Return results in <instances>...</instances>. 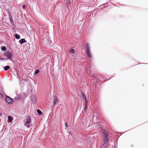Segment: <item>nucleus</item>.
<instances>
[{
	"label": "nucleus",
	"instance_id": "4be33fe9",
	"mask_svg": "<svg viewBox=\"0 0 148 148\" xmlns=\"http://www.w3.org/2000/svg\"><path fill=\"white\" fill-rule=\"evenodd\" d=\"M131 147H134V145H131Z\"/></svg>",
	"mask_w": 148,
	"mask_h": 148
},
{
	"label": "nucleus",
	"instance_id": "4468645a",
	"mask_svg": "<svg viewBox=\"0 0 148 148\" xmlns=\"http://www.w3.org/2000/svg\"><path fill=\"white\" fill-rule=\"evenodd\" d=\"M39 72V70L38 69H37L35 71V74H38Z\"/></svg>",
	"mask_w": 148,
	"mask_h": 148
},
{
	"label": "nucleus",
	"instance_id": "f03ea898",
	"mask_svg": "<svg viewBox=\"0 0 148 148\" xmlns=\"http://www.w3.org/2000/svg\"><path fill=\"white\" fill-rule=\"evenodd\" d=\"M4 54L10 60H11L13 58V55L12 53L8 51H5Z\"/></svg>",
	"mask_w": 148,
	"mask_h": 148
},
{
	"label": "nucleus",
	"instance_id": "a211bd4d",
	"mask_svg": "<svg viewBox=\"0 0 148 148\" xmlns=\"http://www.w3.org/2000/svg\"><path fill=\"white\" fill-rule=\"evenodd\" d=\"M3 97V95L2 94L0 93V98H1Z\"/></svg>",
	"mask_w": 148,
	"mask_h": 148
},
{
	"label": "nucleus",
	"instance_id": "1a4fd4ad",
	"mask_svg": "<svg viewBox=\"0 0 148 148\" xmlns=\"http://www.w3.org/2000/svg\"><path fill=\"white\" fill-rule=\"evenodd\" d=\"M26 42L25 40L24 39H20L19 41V42L21 44H22Z\"/></svg>",
	"mask_w": 148,
	"mask_h": 148
},
{
	"label": "nucleus",
	"instance_id": "393cba45",
	"mask_svg": "<svg viewBox=\"0 0 148 148\" xmlns=\"http://www.w3.org/2000/svg\"><path fill=\"white\" fill-rule=\"evenodd\" d=\"M92 76L94 77H95V76L94 75H93Z\"/></svg>",
	"mask_w": 148,
	"mask_h": 148
},
{
	"label": "nucleus",
	"instance_id": "2eb2a0df",
	"mask_svg": "<svg viewBox=\"0 0 148 148\" xmlns=\"http://www.w3.org/2000/svg\"><path fill=\"white\" fill-rule=\"evenodd\" d=\"M74 50L72 49H71L69 50V52L71 53H73L74 52Z\"/></svg>",
	"mask_w": 148,
	"mask_h": 148
},
{
	"label": "nucleus",
	"instance_id": "423d86ee",
	"mask_svg": "<svg viewBox=\"0 0 148 148\" xmlns=\"http://www.w3.org/2000/svg\"><path fill=\"white\" fill-rule=\"evenodd\" d=\"M58 102V99H57V98L56 97H54V99L53 100V105H55L56 103H57Z\"/></svg>",
	"mask_w": 148,
	"mask_h": 148
},
{
	"label": "nucleus",
	"instance_id": "f8f14e48",
	"mask_svg": "<svg viewBox=\"0 0 148 148\" xmlns=\"http://www.w3.org/2000/svg\"><path fill=\"white\" fill-rule=\"evenodd\" d=\"M15 38L16 39H19L20 37V35H18V34H15Z\"/></svg>",
	"mask_w": 148,
	"mask_h": 148
},
{
	"label": "nucleus",
	"instance_id": "f257e3e1",
	"mask_svg": "<svg viewBox=\"0 0 148 148\" xmlns=\"http://www.w3.org/2000/svg\"><path fill=\"white\" fill-rule=\"evenodd\" d=\"M103 133L105 138L103 139L102 145L104 147H106L108 143L110 138L109 136L110 134L108 132L105 131L103 132Z\"/></svg>",
	"mask_w": 148,
	"mask_h": 148
},
{
	"label": "nucleus",
	"instance_id": "39448f33",
	"mask_svg": "<svg viewBox=\"0 0 148 148\" xmlns=\"http://www.w3.org/2000/svg\"><path fill=\"white\" fill-rule=\"evenodd\" d=\"M31 122V117L30 116H28L27 118V122L25 124V125H26V124H29Z\"/></svg>",
	"mask_w": 148,
	"mask_h": 148
},
{
	"label": "nucleus",
	"instance_id": "0eeeda50",
	"mask_svg": "<svg viewBox=\"0 0 148 148\" xmlns=\"http://www.w3.org/2000/svg\"><path fill=\"white\" fill-rule=\"evenodd\" d=\"M85 46H86V51H90V47H89V44L87 43L86 44Z\"/></svg>",
	"mask_w": 148,
	"mask_h": 148
},
{
	"label": "nucleus",
	"instance_id": "f3484780",
	"mask_svg": "<svg viewBox=\"0 0 148 148\" xmlns=\"http://www.w3.org/2000/svg\"><path fill=\"white\" fill-rule=\"evenodd\" d=\"M1 49L3 51H5L6 49V48L5 47H3Z\"/></svg>",
	"mask_w": 148,
	"mask_h": 148
},
{
	"label": "nucleus",
	"instance_id": "ddd939ff",
	"mask_svg": "<svg viewBox=\"0 0 148 148\" xmlns=\"http://www.w3.org/2000/svg\"><path fill=\"white\" fill-rule=\"evenodd\" d=\"M37 112L38 113V115H41L42 114V112L41 111L39 110L38 109L37 110Z\"/></svg>",
	"mask_w": 148,
	"mask_h": 148
},
{
	"label": "nucleus",
	"instance_id": "412c9836",
	"mask_svg": "<svg viewBox=\"0 0 148 148\" xmlns=\"http://www.w3.org/2000/svg\"><path fill=\"white\" fill-rule=\"evenodd\" d=\"M23 8H25V5H23Z\"/></svg>",
	"mask_w": 148,
	"mask_h": 148
},
{
	"label": "nucleus",
	"instance_id": "9b49d317",
	"mask_svg": "<svg viewBox=\"0 0 148 148\" xmlns=\"http://www.w3.org/2000/svg\"><path fill=\"white\" fill-rule=\"evenodd\" d=\"M8 119L10 122H11L12 121V117L10 116H8Z\"/></svg>",
	"mask_w": 148,
	"mask_h": 148
},
{
	"label": "nucleus",
	"instance_id": "6e6552de",
	"mask_svg": "<svg viewBox=\"0 0 148 148\" xmlns=\"http://www.w3.org/2000/svg\"><path fill=\"white\" fill-rule=\"evenodd\" d=\"M86 53L88 57L89 58H91V54L90 53V51H86Z\"/></svg>",
	"mask_w": 148,
	"mask_h": 148
},
{
	"label": "nucleus",
	"instance_id": "20e7f679",
	"mask_svg": "<svg viewBox=\"0 0 148 148\" xmlns=\"http://www.w3.org/2000/svg\"><path fill=\"white\" fill-rule=\"evenodd\" d=\"M82 99L83 100V101L85 103V104L87 103V101L86 100V98L85 95L82 92Z\"/></svg>",
	"mask_w": 148,
	"mask_h": 148
},
{
	"label": "nucleus",
	"instance_id": "b1692460",
	"mask_svg": "<svg viewBox=\"0 0 148 148\" xmlns=\"http://www.w3.org/2000/svg\"><path fill=\"white\" fill-rule=\"evenodd\" d=\"M26 126H27V127H28V128H29V125H26Z\"/></svg>",
	"mask_w": 148,
	"mask_h": 148
},
{
	"label": "nucleus",
	"instance_id": "aec40b11",
	"mask_svg": "<svg viewBox=\"0 0 148 148\" xmlns=\"http://www.w3.org/2000/svg\"><path fill=\"white\" fill-rule=\"evenodd\" d=\"M65 126L66 127H67V123H65Z\"/></svg>",
	"mask_w": 148,
	"mask_h": 148
},
{
	"label": "nucleus",
	"instance_id": "5701e85b",
	"mask_svg": "<svg viewBox=\"0 0 148 148\" xmlns=\"http://www.w3.org/2000/svg\"><path fill=\"white\" fill-rule=\"evenodd\" d=\"M0 116H2V114L1 113H0Z\"/></svg>",
	"mask_w": 148,
	"mask_h": 148
},
{
	"label": "nucleus",
	"instance_id": "9d476101",
	"mask_svg": "<svg viewBox=\"0 0 148 148\" xmlns=\"http://www.w3.org/2000/svg\"><path fill=\"white\" fill-rule=\"evenodd\" d=\"M10 68V67L9 66H5L4 68V69L5 71H7Z\"/></svg>",
	"mask_w": 148,
	"mask_h": 148
},
{
	"label": "nucleus",
	"instance_id": "7ed1b4c3",
	"mask_svg": "<svg viewBox=\"0 0 148 148\" xmlns=\"http://www.w3.org/2000/svg\"><path fill=\"white\" fill-rule=\"evenodd\" d=\"M5 99L6 101L8 103H11L12 101L11 98L8 97H6Z\"/></svg>",
	"mask_w": 148,
	"mask_h": 148
},
{
	"label": "nucleus",
	"instance_id": "6ab92c4d",
	"mask_svg": "<svg viewBox=\"0 0 148 148\" xmlns=\"http://www.w3.org/2000/svg\"><path fill=\"white\" fill-rule=\"evenodd\" d=\"M71 0H69V1H67V3H68V4H69L70 3H71Z\"/></svg>",
	"mask_w": 148,
	"mask_h": 148
},
{
	"label": "nucleus",
	"instance_id": "dca6fc26",
	"mask_svg": "<svg viewBox=\"0 0 148 148\" xmlns=\"http://www.w3.org/2000/svg\"><path fill=\"white\" fill-rule=\"evenodd\" d=\"M87 103H85L84 106V110L86 111L87 108Z\"/></svg>",
	"mask_w": 148,
	"mask_h": 148
}]
</instances>
